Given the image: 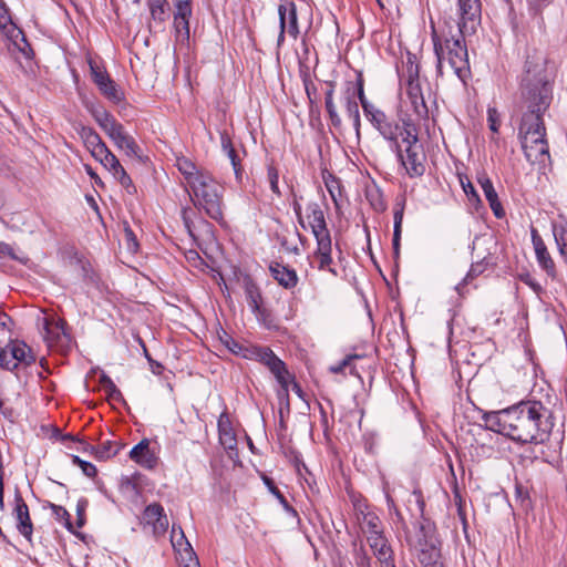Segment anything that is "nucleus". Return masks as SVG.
Masks as SVG:
<instances>
[{"label": "nucleus", "instance_id": "47", "mask_svg": "<svg viewBox=\"0 0 567 567\" xmlns=\"http://www.w3.org/2000/svg\"><path fill=\"white\" fill-rule=\"evenodd\" d=\"M515 492H516V497L520 501L522 507L525 511L530 509L532 501L529 498L528 491L526 488H524L523 486L517 485Z\"/></svg>", "mask_w": 567, "mask_h": 567}, {"label": "nucleus", "instance_id": "32", "mask_svg": "<svg viewBox=\"0 0 567 567\" xmlns=\"http://www.w3.org/2000/svg\"><path fill=\"white\" fill-rule=\"evenodd\" d=\"M245 293L248 306L250 307L251 311L258 316H261V295L257 286L251 281H247L245 285Z\"/></svg>", "mask_w": 567, "mask_h": 567}, {"label": "nucleus", "instance_id": "15", "mask_svg": "<svg viewBox=\"0 0 567 567\" xmlns=\"http://www.w3.org/2000/svg\"><path fill=\"white\" fill-rule=\"evenodd\" d=\"M13 515L17 522L19 533L28 540H31L33 526L29 514V508L20 495L16 496V506Z\"/></svg>", "mask_w": 567, "mask_h": 567}, {"label": "nucleus", "instance_id": "50", "mask_svg": "<svg viewBox=\"0 0 567 567\" xmlns=\"http://www.w3.org/2000/svg\"><path fill=\"white\" fill-rule=\"evenodd\" d=\"M461 184L464 193L466 194L470 200L480 202V197L470 179L466 178L465 182L463 178H461Z\"/></svg>", "mask_w": 567, "mask_h": 567}, {"label": "nucleus", "instance_id": "54", "mask_svg": "<svg viewBox=\"0 0 567 567\" xmlns=\"http://www.w3.org/2000/svg\"><path fill=\"white\" fill-rule=\"evenodd\" d=\"M87 507L86 499H80L76 504V515H78V527H82L85 523L84 514Z\"/></svg>", "mask_w": 567, "mask_h": 567}, {"label": "nucleus", "instance_id": "58", "mask_svg": "<svg viewBox=\"0 0 567 567\" xmlns=\"http://www.w3.org/2000/svg\"><path fill=\"white\" fill-rule=\"evenodd\" d=\"M488 123H489V128L493 132L498 131L497 112L494 109H488Z\"/></svg>", "mask_w": 567, "mask_h": 567}, {"label": "nucleus", "instance_id": "14", "mask_svg": "<svg viewBox=\"0 0 567 567\" xmlns=\"http://www.w3.org/2000/svg\"><path fill=\"white\" fill-rule=\"evenodd\" d=\"M174 27L176 32L184 37H189V18L192 17L190 0H174Z\"/></svg>", "mask_w": 567, "mask_h": 567}, {"label": "nucleus", "instance_id": "36", "mask_svg": "<svg viewBox=\"0 0 567 567\" xmlns=\"http://www.w3.org/2000/svg\"><path fill=\"white\" fill-rule=\"evenodd\" d=\"M375 127L379 130V132L382 134V136L390 141H396L399 135V126L395 123H392L386 120V116H384L377 125Z\"/></svg>", "mask_w": 567, "mask_h": 567}, {"label": "nucleus", "instance_id": "26", "mask_svg": "<svg viewBox=\"0 0 567 567\" xmlns=\"http://www.w3.org/2000/svg\"><path fill=\"white\" fill-rule=\"evenodd\" d=\"M218 432L220 444L226 450H234L237 445V440L226 414H221L218 419Z\"/></svg>", "mask_w": 567, "mask_h": 567}, {"label": "nucleus", "instance_id": "62", "mask_svg": "<svg viewBox=\"0 0 567 567\" xmlns=\"http://www.w3.org/2000/svg\"><path fill=\"white\" fill-rule=\"evenodd\" d=\"M327 188H328V192L333 200V203L336 204V206H338V194H340V190H339V187L338 186H333V185H330V184H327Z\"/></svg>", "mask_w": 567, "mask_h": 567}, {"label": "nucleus", "instance_id": "44", "mask_svg": "<svg viewBox=\"0 0 567 567\" xmlns=\"http://www.w3.org/2000/svg\"><path fill=\"white\" fill-rule=\"evenodd\" d=\"M267 175H268V181H269L271 192L274 194H276L277 196H280V189H279V185H278L279 174H278L277 168L271 165L268 166Z\"/></svg>", "mask_w": 567, "mask_h": 567}, {"label": "nucleus", "instance_id": "2", "mask_svg": "<svg viewBox=\"0 0 567 567\" xmlns=\"http://www.w3.org/2000/svg\"><path fill=\"white\" fill-rule=\"evenodd\" d=\"M482 420L486 429L523 444L545 443L553 427L549 411L539 401H522L501 411L485 412Z\"/></svg>", "mask_w": 567, "mask_h": 567}, {"label": "nucleus", "instance_id": "22", "mask_svg": "<svg viewBox=\"0 0 567 567\" xmlns=\"http://www.w3.org/2000/svg\"><path fill=\"white\" fill-rule=\"evenodd\" d=\"M43 329V338L48 342H54L64 334V321L55 319L54 317L43 316L39 319Z\"/></svg>", "mask_w": 567, "mask_h": 567}, {"label": "nucleus", "instance_id": "52", "mask_svg": "<svg viewBox=\"0 0 567 567\" xmlns=\"http://www.w3.org/2000/svg\"><path fill=\"white\" fill-rule=\"evenodd\" d=\"M364 114L370 118V121L377 125L384 116L385 114L378 109L374 107L373 104H369V110L364 111Z\"/></svg>", "mask_w": 567, "mask_h": 567}, {"label": "nucleus", "instance_id": "5", "mask_svg": "<svg viewBox=\"0 0 567 567\" xmlns=\"http://www.w3.org/2000/svg\"><path fill=\"white\" fill-rule=\"evenodd\" d=\"M432 29L434 28L432 27ZM432 40L439 71H442L445 62L457 74L468 66L467 49L461 39H445L442 42L436 31L433 30Z\"/></svg>", "mask_w": 567, "mask_h": 567}, {"label": "nucleus", "instance_id": "41", "mask_svg": "<svg viewBox=\"0 0 567 567\" xmlns=\"http://www.w3.org/2000/svg\"><path fill=\"white\" fill-rule=\"evenodd\" d=\"M166 0H148V7L154 20L164 21Z\"/></svg>", "mask_w": 567, "mask_h": 567}, {"label": "nucleus", "instance_id": "24", "mask_svg": "<svg viewBox=\"0 0 567 567\" xmlns=\"http://www.w3.org/2000/svg\"><path fill=\"white\" fill-rule=\"evenodd\" d=\"M86 109L90 111L91 115L94 117L96 123L105 132L106 135L120 125L113 115L109 113L104 107L94 104H86Z\"/></svg>", "mask_w": 567, "mask_h": 567}, {"label": "nucleus", "instance_id": "42", "mask_svg": "<svg viewBox=\"0 0 567 567\" xmlns=\"http://www.w3.org/2000/svg\"><path fill=\"white\" fill-rule=\"evenodd\" d=\"M90 69L92 73V78L94 83L99 86L104 85L106 82L111 81V78L106 73L105 70L96 65L95 63L90 62Z\"/></svg>", "mask_w": 567, "mask_h": 567}, {"label": "nucleus", "instance_id": "4", "mask_svg": "<svg viewBox=\"0 0 567 567\" xmlns=\"http://www.w3.org/2000/svg\"><path fill=\"white\" fill-rule=\"evenodd\" d=\"M400 135L405 145V155H400L402 164L411 177H421L425 172V148L412 120L404 121V128Z\"/></svg>", "mask_w": 567, "mask_h": 567}, {"label": "nucleus", "instance_id": "12", "mask_svg": "<svg viewBox=\"0 0 567 567\" xmlns=\"http://www.w3.org/2000/svg\"><path fill=\"white\" fill-rule=\"evenodd\" d=\"M532 241L534 246V250L536 254L537 261L539 266L546 271L548 276L551 278L556 277V266L555 262L550 256V254L547 250V247L543 240V238L539 236L537 229H532Z\"/></svg>", "mask_w": 567, "mask_h": 567}, {"label": "nucleus", "instance_id": "28", "mask_svg": "<svg viewBox=\"0 0 567 567\" xmlns=\"http://www.w3.org/2000/svg\"><path fill=\"white\" fill-rule=\"evenodd\" d=\"M177 167L185 177L188 186L193 185V182L196 179H200V177L208 174L207 171L198 169L197 166L186 157L177 158Z\"/></svg>", "mask_w": 567, "mask_h": 567}, {"label": "nucleus", "instance_id": "43", "mask_svg": "<svg viewBox=\"0 0 567 567\" xmlns=\"http://www.w3.org/2000/svg\"><path fill=\"white\" fill-rule=\"evenodd\" d=\"M51 509H52V513H53L55 519L59 520L60 523H62L68 529L71 530L72 525L70 522L69 512L64 507H62L60 505H54V504L51 505Z\"/></svg>", "mask_w": 567, "mask_h": 567}, {"label": "nucleus", "instance_id": "63", "mask_svg": "<svg viewBox=\"0 0 567 567\" xmlns=\"http://www.w3.org/2000/svg\"><path fill=\"white\" fill-rule=\"evenodd\" d=\"M292 383V391L301 399V400H305V393L301 389V386L295 382V379L291 375V380L289 382V384Z\"/></svg>", "mask_w": 567, "mask_h": 567}, {"label": "nucleus", "instance_id": "49", "mask_svg": "<svg viewBox=\"0 0 567 567\" xmlns=\"http://www.w3.org/2000/svg\"><path fill=\"white\" fill-rule=\"evenodd\" d=\"M73 463L78 464L86 476H95L96 467L92 463L83 461L79 456L73 457Z\"/></svg>", "mask_w": 567, "mask_h": 567}, {"label": "nucleus", "instance_id": "57", "mask_svg": "<svg viewBox=\"0 0 567 567\" xmlns=\"http://www.w3.org/2000/svg\"><path fill=\"white\" fill-rule=\"evenodd\" d=\"M0 257H9L11 259H18L17 255L14 254V249L4 243H0Z\"/></svg>", "mask_w": 567, "mask_h": 567}, {"label": "nucleus", "instance_id": "38", "mask_svg": "<svg viewBox=\"0 0 567 567\" xmlns=\"http://www.w3.org/2000/svg\"><path fill=\"white\" fill-rule=\"evenodd\" d=\"M362 530L367 535V537L373 536V533L382 534V532L380 529L379 517L371 515V514L364 515L363 522H362Z\"/></svg>", "mask_w": 567, "mask_h": 567}, {"label": "nucleus", "instance_id": "18", "mask_svg": "<svg viewBox=\"0 0 567 567\" xmlns=\"http://www.w3.org/2000/svg\"><path fill=\"white\" fill-rule=\"evenodd\" d=\"M477 181L484 192V195H485L495 217L503 218L505 216V210L498 199L497 193H496L491 179L486 176V174H482L481 176H478Z\"/></svg>", "mask_w": 567, "mask_h": 567}, {"label": "nucleus", "instance_id": "17", "mask_svg": "<svg viewBox=\"0 0 567 567\" xmlns=\"http://www.w3.org/2000/svg\"><path fill=\"white\" fill-rule=\"evenodd\" d=\"M107 136L114 142V144L123 151L130 157L138 156V146L134 138L128 135L122 124L115 127Z\"/></svg>", "mask_w": 567, "mask_h": 567}, {"label": "nucleus", "instance_id": "51", "mask_svg": "<svg viewBox=\"0 0 567 567\" xmlns=\"http://www.w3.org/2000/svg\"><path fill=\"white\" fill-rule=\"evenodd\" d=\"M107 386L104 389L107 398L113 401H121L122 393L112 380H106Z\"/></svg>", "mask_w": 567, "mask_h": 567}, {"label": "nucleus", "instance_id": "53", "mask_svg": "<svg viewBox=\"0 0 567 567\" xmlns=\"http://www.w3.org/2000/svg\"><path fill=\"white\" fill-rule=\"evenodd\" d=\"M125 240H126L127 249L131 250L132 252H136L137 248H138V244H137V240H136V237H135L133 230L128 227L125 228Z\"/></svg>", "mask_w": 567, "mask_h": 567}, {"label": "nucleus", "instance_id": "9", "mask_svg": "<svg viewBox=\"0 0 567 567\" xmlns=\"http://www.w3.org/2000/svg\"><path fill=\"white\" fill-rule=\"evenodd\" d=\"M35 361L31 349L23 341H10L4 348L0 346V367L14 370L19 364L30 365Z\"/></svg>", "mask_w": 567, "mask_h": 567}, {"label": "nucleus", "instance_id": "61", "mask_svg": "<svg viewBox=\"0 0 567 567\" xmlns=\"http://www.w3.org/2000/svg\"><path fill=\"white\" fill-rule=\"evenodd\" d=\"M183 567H200L199 561L195 556H192V558H186L185 560H179Z\"/></svg>", "mask_w": 567, "mask_h": 567}, {"label": "nucleus", "instance_id": "25", "mask_svg": "<svg viewBox=\"0 0 567 567\" xmlns=\"http://www.w3.org/2000/svg\"><path fill=\"white\" fill-rule=\"evenodd\" d=\"M441 540L435 535V528H431L427 522V567H444L441 560Z\"/></svg>", "mask_w": 567, "mask_h": 567}, {"label": "nucleus", "instance_id": "27", "mask_svg": "<svg viewBox=\"0 0 567 567\" xmlns=\"http://www.w3.org/2000/svg\"><path fill=\"white\" fill-rule=\"evenodd\" d=\"M130 457L146 467H152L155 463V457L150 450L147 440H143L135 445L130 452Z\"/></svg>", "mask_w": 567, "mask_h": 567}, {"label": "nucleus", "instance_id": "6", "mask_svg": "<svg viewBox=\"0 0 567 567\" xmlns=\"http://www.w3.org/2000/svg\"><path fill=\"white\" fill-rule=\"evenodd\" d=\"M420 64L409 55L405 64L403 103L419 118L425 114V97L420 80Z\"/></svg>", "mask_w": 567, "mask_h": 567}, {"label": "nucleus", "instance_id": "3", "mask_svg": "<svg viewBox=\"0 0 567 567\" xmlns=\"http://www.w3.org/2000/svg\"><path fill=\"white\" fill-rule=\"evenodd\" d=\"M196 207L203 209L212 219H223V187L208 173L189 186Z\"/></svg>", "mask_w": 567, "mask_h": 567}, {"label": "nucleus", "instance_id": "48", "mask_svg": "<svg viewBox=\"0 0 567 567\" xmlns=\"http://www.w3.org/2000/svg\"><path fill=\"white\" fill-rule=\"evenodd\" d=\"M354 90H355V99H358L360 101L363 111H368L370 102L367 100V97L364 95L363 80L361 78L358 79Z\"/></svg>", "mask_w": 567, "mask_h": 567}, {"label": "nucleus", "instance_id": "21", "mask_svg": "<svg viewBox=\"0 0 567 567\" xmlns=\"http://www.w3.org/2000/svg\"><path fill=\"white\" fill-rule=\"evenodd\" d=\"M101 164L113 175V177L121 183L124 187H130L132 184L131 177L127 175L116 156L110 152L105 155Z\"/></svg>", "mask_w": 567, "mask_h": 567}, {"label": "nucleus", "instance_id": "30", "mask_svg": "<svg viewBox=\"0 0 567 567\" xmlns=\"http://www.w3.org/2000/svg\"><path fill=\"white\" fill-rule=\"evenodd\" d=\"M0 30L9 38H14L21 30L13 23L9 9L3 0H0Z\"/></svg>", "mask_w": 567, "mask_h": 567}, {"label": "nucleus", "instance_id": "35", "mask_svg": "<svg viewBox=\"0 0 567 567\" xmlns=\"http://www.w3.org/2000/svg\"><path fill=\"white\" fill-rule=\"evenodd\" d=\"M99 90L107 100L113 103H120L124 99V93L112 80L106 82L104 85L99 86Z\"/></svg>", "mask_w": 567, "mask_h": 567}, {"label": "nucleus", "instance_id": "20", "mask_svg": "<svg viewBox=\"0 0 567 567\" xmlns=\"http://www.w3.org/2000/svg\"><path fill=\"white\" fill-rule=\"evenodd\" d=\"M171 542L179 560H185L186 558H192V556L196 555L181 527L177 528L175 525H173L171 532Z\"/></svg>", "mask_w": 567, "mask_h": 567}, {"label": "nucleus", "instance_id": "40", "mask_svg": "<svg viewBox=\"0 0 567 567\" xmlns=\"http://www.w3.org/2000/svg\"><path fill=\"white\" fill-rule=\"evenodd\" d=\"M11 318L0 310V346L11 337Z\"/></svg>", "mask_w": 567, "mask_h": 567}, {"label": "nucleus", "instance_id": "55", "mask_svg": "<svg viewBox=\"0 0 567 567\" xmlns=\"http://www.w3.org/2000/svg\"><path fill=\"white\" fill-rule=\"evenodd\" d=\"M110 152L111 151L104 143L101 146L96 147L95 150L91 151L90 153L96 161L101 163L104 159L105 155L109 154Z\"/></svg>", "mask_w": 567, "mask_h": 567}, {"label": "nucleus", "instance_id": "10", "mask_svg": "<svg viewBox=\"0 0 567 567\" xmlns=\"http://www.w3.org/2000/svg\"><path fill=\"white\" fill-rule=\"evenodd\" d=\"M279 34L277 45L281 47L285 41V34L288 33L296 40L300 33L298 25L297 8L293 2L282 3L278 7Z\"/></svg>", "mask_w": 567, "mask_h": 567}, {"label": "nucleus", "instance_id": "59", "mask_svg": "<svg viewBox=\"0 0 567 567\" xmlns=\"http://www.w3.org/2000/svg\"><path fill=\"white\" fill-rule=\"evenodd\" d=\"M401 221H402V215L396 213L394 216V238H393L394 245L398 244V240L400 237Z\"/></svg>", "mask_w": 567, "mask_h": 567}, {"label": "nucleus", "instance_id": "34", "mask_svg": "<svg viewBox=\"0 0 567 567\" xmlns=\"http://www.w3.org/2000/svg\"><path fill=\"white\" fill-rule=\"evenodd\" d=\"M219 340L234 354L241 355L244 358L249 357V349L240 344L238 341H236L226 331H223V333L219 334Z\"/></svg>", "mask_w": 567, "mask_h": 567}, {"label": "nucleus", "instance_id": "7", "mask_svg": "<svg viewBox=\"0 0 567 567\" xmlns=\"http://www.w3.org/2000/svg\"><path fill=\"white\" fill-rule=\"evenodd\" d=\"M248 354L249 357L247 359H255L269 369L277 382L280 384L278 398L280 400L285 399L288 401L291 374L287 370L285 362L280 360L269 348L254 347L249 349Z\"/></svg>", "mask_w": 567, "mask_h": 567}, {"label": "nucleus", "instance_id": "46", "mask_svg": "<svg viewBox=\"0 0 567 567\" xmlns=\"http://www.w3.org/2000/svg\"><path fill=\"white\" fill-rule=\"evenodd\" d=\"M117 452H118V447L115 444H113L111 441H106L101 444L100 450H99V455H100V457L109 458L111 456L116 455Z\"/></svg>", "mask_w": 567, "mask_h": 567}, {"label": "nucleus", "instance_id": "33", "mask_svg": "<svg viewBox=\"0 0 567 567\" xmlns=\"http://www.w3.org/2000/svg\"><path fill=\"white\" fill-rule=\"evenodd\" d=\"M79 134L89 152L104 144L100 135L91 127L81 126Z\"/></svg>", "mask_w": 567, "mask_h": 567}, {"label": "nucleus", "instance_id": "23", "mask_svg": "<svg viewBox=\"0 0 567 567\" xmlns=\"http://www.w3.org/2000/svg\"><path fill=\"white\" fill-rule=\"evenodd\" d=\"M332 244L331 238L322 239L317 241V249L315 251V256L318 259V267L320 270H327L332 275H337L336 269L331 268L332 264Z\"/></svg>", "mask_w": 567, "mask_h": 567}, {"label": "nucleus", "instance_id": "29", "mask_svg": "<svg viewBox=\"0 0 567 567\" xmlns=\"http://www.w3.org/2000/svg\"><path fill=\"white\" fill-rule=\"evenodd\" d=\"M344 107L349 118L353 122L357 130L360 126V112L358 101L355 99V90L353 85H349L343 95Z\"/></svg>", "mask_w": 567, "mask_h": 567}, {"label": "nucleus", "instance_id": "64", "mask_svg": "<svg viewBox=\"0 0 567 567\" xmlns=\"http://www.w3.org/2000/svg\"><path fill=\"white\" fill-rule=\"evenodd\" d=\"M85 172L87 173V175L94 181L95 184L100 185L102 184V181L101 178L99 177V175L92 169L91 166L89 165H85Z\"/></svg>", "mask_w": 567, "mask_h": 567}, {"label": "nucleus", "instance_id": "31", "mask_svg": "<svg viewBox=\"0 0 567 567\" xmlns=\"http://www.w3.org/2000/svg\"><path fill=\"white\" fill-rule=\"evenodd\" d=\"M553 234L558 247V251L564 261L567 262V221L554 223Z\"/></svg>", "mask_w": 567, "mask_h": 567}, {"label": "nucleus", "instance_id": "56", "mask_svg": "<svg viewBox=\"0 0 567 567\" xmlns=\"http://www.w3.org/2000/svg\"><path fill=\"white\" fill-rule=\"evenodd\" d=\"M220 145L225 153H231L234 148L231 140L226 132L220 134Z\"/></svg>", "mask_w": 567, "mask_h": 567}, {"label": "nucleus", "instance_id": "1", "mask_svg": "<svg viewBox=\"0 0 567 567\" xmlns=\"http://www.w3.org/2000/svg\"><path fill=\"white\" fill-rule=\"evenodd\" d=\"M554 72L547 56L535 51L527 56L520 81L524 109L518 135L526 159L545 166L550 159L543 115L553 100Z\"/></svg>", "mask_w": 567, "mask_h": 567}, {"label": "nucleus", "instance_id": "45", "mask_svg": "<svg viewBox=\"0 0 567 567\" xmlns=\"http://www.w3.org/2000/svg\"><path fill=\"white\" fill-rule=\"evenodd\" d=\"M227 157L230 159L231 166L234 168V173L236 176V179L238 182L243 178V166L240 164V158L235 150H233L231 153H226Z\"/></svg>", "mask_w": 567, "mask_h": 567}, {"label": "nucleus", "instance_id": "16", "mask_svg": "<svg viewBox=\"0 0 567 567\" xmlns=\"http://www.w3.org/2000/svg\"><path fill=\"white\" fill-rule=\"evenodd\" d=\"M367 539L381 567H395L392 559V550L382 534L373 533V536H368Z\"/></svg>", "mask_w": 567, "mask_h": 567}, {"label": "nucleus", "instance_id": "8", "mask_svg": "<svg viewBox=\"0 0 567 567\" xmlns=\"http://www.w3.org/2000/svg\"><path fill=\"white\" fill-rule=\"evenodd\" d=\"M292 208L300 226L305 230L309 229L315 236L316 241L331 238L327 227L324 213L318 203H309L306 209L302 210L301 204L295 199Z\"/></svg>", "mask_w": 567, "mask_h": 567}, {"label": "nucleus", "instance_id": "60", "mask_svg": "<svg viewBox=\"0 0 567 567\" xmlns=\"http://www.w3.org/2000/svg\"><path fill=\"white\" fill-rule=\"evenodd\" d=\"M350 358L343 359L340 363L331 365L329 368L330 372L332 373H341L346 369V367L349 364Z\"/></svg>", "mask_w": 567, "mask_h": 567}, {"label": "nucleus", "instance_id": "11", "mask_svg": "<svg viewBox=\"0 0 567 567\" xmlns=\"http://www.w3.org/2000/svg\"><path fill=\"white\" fill-rule=\"evenodd\" d=\"M461 33H474L481 23V0H457Z\"/></svg>", "mask_w": 567, "mask_h": 567}, {"label": "nucleus", "instance_id": "19", "mask_svg": "<svg viewBox=\"0 0 567 567\" xmlns=\"http://www.w3.org/2000/svg\"><path fill=\"white\" fill-rule=\"evenodd\" d=\"M270 274L280 286L286 289L295 288L298 284V276L295 269L282 264L275 262L269 267Z\"/></svg>", "mask_w": 567, "mask_h": 567}, {"label": "nucleus", "instance_id": "13", "mask_svg": "<svg viewBox=\"0 0 567 567\" xmlns=\"http://www.w3.org/2000/svg\"><path fill=\"white\" fill-rule=\"evenodd\" d=\"M143 520L146 525L152 526L155 535H162L168 528V519L164 508L157 503L151 504L145 508Z\"/></svg>", "mask_w": 567, "mask_h": 567}, {"label": "nucleus", "instance_id": "39", "mask_svg": "<svg viewBox=\"0 0 567 567\" xmlns=\"http://www.w3.org/2000/svg\"><path fill=\"white\" fill-rule=\"evenodd\" d=\"M326 109L329 114L330 121L333 126L339 127L341 125V117L337 112L336 104L333 102V91L329 90L326 93Z\"/></svg>", "mask_w": 567, "mask_h": 567}, {"label": "nucleus", "instance_id": "37", "mask_svg": "<svg viewBox=\"0 0 567 567\" xmlns=\"http://www.w3.org/2000/svg\"><path fill=\"white\" fill-rule=\"evenodd\" d=\"M424 537L423 534V525H420V532H412L410 529L406 530V540L410 544L411 547H413L416 551L420 554L425 553V544H424Z\"/></svg>", "mask_w": 567, "mask_h": 567}]
</instances>
